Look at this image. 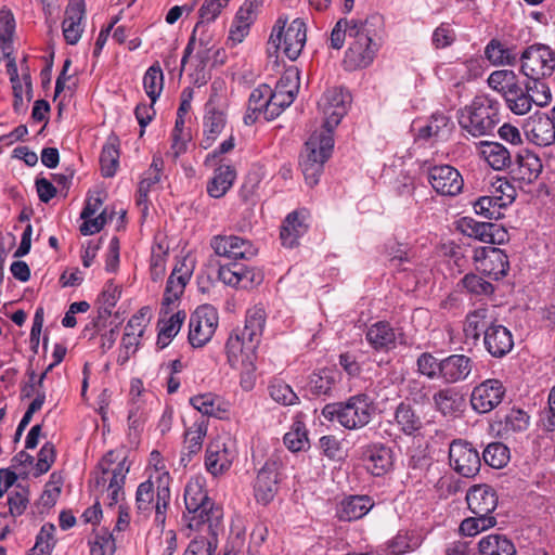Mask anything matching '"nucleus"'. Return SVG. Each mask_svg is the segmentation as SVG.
Masks as SVG:
<instances>
[{"instance_id":"obj_37","label":"nucleus","mask_w":555,"mask_h":555,"mask_svg":"<svg viewBox=\"0 0 555 555\" xmlns=\"http://www.w3.org/2000/svg\"><path fill=\"white\" fill-rule=\"evenodd\" d=\"M478 555H516V546L505 534L491 533L477 544Z\"/></svg>"},{"instance_id":"obj_21","label":"nucleus","mask_w":555,"mask_h":555,"mask_svg":"<svg viewBox=\"0 0 555 555\" xmlns=\"http://www.w3.org/2000/svg\"><path fill=\"white\" fill-rule=\"evenodd\" d=\"M466 502L474 515L491 516L498 506V495L495 490L489 485H475L468 489Z\"/></svg>"},{"instance_id":"obj_29","label":"nucleus","mask_w":555,"mask_h":555,"mask_svg":"<svg viewBox=\"0 0 555 555\" xmlns=\"http://www.w3.org/2000/svg\"><path fill=\"white\" fill-rule=\"evenodd\" d=\"M424 535L418 529H401L386 542L390 555H404L415 552L423 543Z\"/></svg>"},{"instance_id":"obj_32","label":"nucleus","mask_w":555,"mask_h":555,"mask_svg":"<svg viewBox=\"0 0 555 555\" xmlns=\"http://www.w3.org/2000/svg\"><path fill=\"white\" fill-rule=\"evenodd\" d=\"M393 424L406 436H414L423 428L421 415L408 402H400L395 409Z\"/></svg>"},{"instance_id":"obj_31","label":"nucleus","mask_w":555,"mask_h":555,"mask_svg":"<svg viewBox=\"0 0 555 555\" xmlns=\"http://www.w3.org/2000/svg\"><path fill=\"white\" fill-rule=\"evenodd\" d=\"M366 469L374 476L388 473L393 464L392 451L384 444L369 446L364 452Z\"/></svg>"},{"instance_id":"obj_47","label":"nucleus","mask_w":555,"mask_h":555,"mask_svg":"<svg viewBox=\"0 0 555 555\" xmlns=\"http://www.w3.org/2000/svg\"><path fill=\"white\" fill-rule=\"evenodd\" d=\"M154 485L151 480L141 482L135 492V506L139 515L147 517L155 507Z\"/></svg>"},{"instance_id":"obj_25","label":"nucleus","mask_w":555,"mask_h":555,"mask_svg":"<svg viewBox=\"0 0 555 555\" xmlns=\"http://www.w3.org/2000/svg\"><path fill=\"white\" fill-rule=\"evenodd\" d=\"M474 367L472 358L465 354H451L442 359L440 379L455 384L468 378Z\"/></svg>"},{"instance_id":"obj_26","label":"nucleus","mask_w":555,"mask_h":555,"mask_svg":"<svg viewBox=\"0 0 555 555\" xmlns=\"http://www.w3.org/2000/svg\"><path fill=\"white\" fill-rule=\"evenodd\" d=\"M85 17L83 0H69L62 23L63 35L68 44H76L83 31L82 20Z\"/></svg>"},{"instance_id":"obj_59","label":"nucleus","mask_w":555,"mask_h":555,"mask_svg":"<svg viewBox=\"0 0 555 555\" xmlns=\"http://www.w3.org/2000/svg\"><path fill=\"white\" fill-rule=\"evenodd\" d=\"M270 397L283 405H293L298 402V397L292 387L281 379H273L268 387Z\"/></svg>"},{"instance_id":"obj_18","label":"nucleus","mask_w":555,"mask_h":555,"mask_svg":"<svg viewBox=\"0 0 555 555\" xmlns=\"http://www.w3.org/2000/svg\"><path fill=\"white\" fill-rule=\"evenodd\" d=\"M210 246L217 256L231 261L250 259L257 254V249L249 241L235 235L214 236Z\"/></svg>"},{"instance_id":"obj_28","label":"nucleus","mask_w":555,"mask_h":555,"mask_svg":"<svg viewBox=\"0 0 555 555\" xmlns=\"http://www.w3.org/2000/svg\"><path fill=\"white\" fill-rule=\"evenodd\" d=\"M374 506L369 495H349L340 501L336 515L341 521H353L364 517Z\"/></svg>"},{"instance_id":"obj_30","label":"nucleus","mask_w":555,"mask_h":555,"mask_svg":"<svg viewBox=\"0 0 555 555\" xmlns=\"http://www.w3.org/2000/svg\"><path fill=\"white\" fill-rule=\"evenodd\" d=\"M494 307H479L470 311L465 319L464 333L466 338L479 340L485 330L495 322Z\"/></svg>"},{"instance_id":"obj_41","label":"nucleus","mask_w":555,"mask_h":555,"mask_svg":"<svg viewBox=\"0 0 555 555\" xmlns=\"http://www.w3.org/2000/svg\"><path fill=\"white\" fill-rule=\"evenodd\" d=\"M235 170L231 166H219L207 183V193L214 198H221L231 189L235 180Z\"/></svg>"},{"instance_id":"obj_38","label":"nucleus","mask_w":555,"mask_h":555,"mask_svg":"<svg viewBox=\"0 0 555 555\" xmlns=\"http://www.w3.org/2000/svg\"><path fill=\"white\" fill-rule=\"evenodd\" d=\"M452 129L453 124L450 117L444 113L436 112L430 116L428 122L418 129L417 138L423 140H446Z\"/></svg>"},{"instance_id":"obj_62","label":"nucleus","mask_w":555,"mask_h":555,"mask_svg":"<svg viewBox=\"0 0 555 555\" xmlns=\"http://www.w3.org/2000/svg\"><path fill=\"white\" fill-rule=\"evenodd\" d=\"M224 8L227 7L218 0H205L198 10L199 21L195 25V33L204 28L205 23L216 21Z\"/></svg>"},{"instance_id":"obj_11","label":"nucleus","mask_w":555,"mask_h":555,"mask_svg":"<svg viewBox=\"0 0 555 555\" xmlns=\"http://www.w3.org/2000/svg\"><path fill=\"white\" fill-rule=\"evenodd\" d=\"M218 320V312L212 306H199L190 318V344L195 348L205 346L214 336Z\"/></svg>"},{"instance_id":"obj_3","label":"nucleus","mask_w":555,"mask_h":555,"mask_svg":"<svg viewBox=\"0 0 555 555\" xmlns=\"http://www.w3.org/2000/svg\"><path fill=\"white\" fill-rule=\"evenodd\" d=\"M373 399L366 393H357L346 401L327 403L322 409V416L328 422H337L348 430L366 426L375 415Z\"/></svg>"},{"instance_id":"obj_24","label":"nucleus","mask_w":555,"mask_h":555,"mask_svg":"<svg viewBox=\"0 0 555 555\" xmlns=\"http://www.w3.org/2000/svg\"><path fill=\"white\" fill-rule=\"evenodd\" d=\"M483 345L493 358H503L514 347L513 335L507 327L494 322L485 330Z\"/></svg>"},{"instance_id":"obj_12","label":"nucleus","mask_w":555,"mask_h":555,"mask_svg":"<svg viewBox=\"0 0 555 555\" xmlns=\"http://www.w3.org/2000/svg\"><path fill=\"white\" fill-rule=\"evenodd\" d=\"M350 103L351 96L343 88L333 87L327 89L318 103L324 116V128L333 131L347 114Z\"/></svg>"},{"instance_id":"obj_49","label":"nucleus","mask_w":555,"mask_h":555,"mask_svg":"<svg viewBox=\"0 0 555 555\" xmlns=\"http://www.w3.org/2000/svg\"><path fill=\"white\" fill-rule=\"evenodd\" d=\"M55 526L51 522L44 524L36 537V543L28 555H51L56 540L54 538Z\"/></svg>"},{"instance_id":"obj_51","label":"nucleus","mask_w":555,"mask_h":555,"mask_svg":"<svg viewBox=\"0 0 555 555\" xmlns=\"http://www.w3.org/2000/svg\"><path fill=\"white\" fill-rule=\"evenodd\" d=\"M519 79L513 70H494L488 77V85L491 89L502 95V98L518 82Z\"/></svg>"},{"instance_id":"obj_55","label":"nucleus","mask_w":555,"mask_h":555,"mask_svg":"<svg viewBox=\"0 0 555 555\" xmlns=\"http://www.w3.org/2000/svg\"><path fill=\"white\" fill-rule=\"evenodd\" d=\"M486 464L493 468H502L509 460V450L502 442H492L482 452Z\"/></svg>"},{"instance_id":"obj_61","label":"nucleus","mask_w":555,"mask_h":555,"mask_svg":"<svg viewBox=\"0 0 555 555\" xmlns=\"http://www.w3.org/2000/svg\"><path fill=\"white\" fill-rule=\"evenodd\" d=\"M217 548V535L199 534L189 544L183 555H214Z\"/></svg>"},{"instance_id":"obj_39","label":"nucleus","mask_w":555,"mask_h":555,"mask_svg":"<svg viewBox=\"0 0 555 555\" xmlns=\"http://www.w3.org/2000/svg\"><path fill=\"white\" fill-rule=\"evenodd\" d=\"M338 380V373L332 369H322L309 376L307 389L313 396H332Z\"/></svg>"},{"instance_id":"obj_54","label":"nucleus","mask_w":555,"mask_h":555,"mask_svg":"<svg viewBox=\"0 0 555 555\" xmlns=\"http://www.w3.org/2000/svg\"><path fill=\"white\" fill-rule=\"evenodd\" d=\"M91 555H114L116 542L113 533L107 529H100L95 532L94 539L89 541Z\"/></svg>"},{"instance_id":"obj_52","label":"nucleus","mask_w":555,"mask_h":555,"mask_svg":"<svg viewBox=\"0 0 555 555\" xmlns=\"http://www.w3.org/2000/svg\"><path fill=\"white\" fill-rule=\"evenodd\" d=\"M530 416L521 409H511L502 421L504 434L525 431L529 427Z\"/></svg>"},{"instance_id":"obj_22","label":"nucleus","mask_w":555,"mask_h":555,"mask_svg":"<svg viewBox=\"0 0 555 555\" xmlns=\"http://www.w3.org/2000/svg\"><path fill=\"white\" fill-rule=\"evenodd\" d=\"M278 464L275 461H267L258 472L254 485L255 498L257 502L263 505L270 503L278 491Z\"/></svg>"},{"instance_id":"obj_60","label":"nucleus","mask_w":555,"mask_h":555,"mask_svg":"<svg viewBox=\"0 0 555 555\" xmlns=\"http://www.w3.org/2000/svg\"><path fill=\"white\" fill-rule=\"evenodd\" d=\"M119 152L114 144L103 146L100 155L101 171L103 177L112 178L115 176L119 164Z\"/></svg>"},{"instance_id":"obj_40","label":"nucleus","mask_w":555,"mask_h":555,"mask_svg":"<svg viewBox=\"0 0 555 555\" xmlns=\"http://www.w3.org/2000/svg\"><path fill=\"white\" fill-rule=\"evenodd\" d=\"M480 154L494 170H502L512 164L509 151L499 142H481Z\"/></svg>"},{"instance_id":"obj_15","label":"nucleus","mask_w":555,"mask_h":555,"mask_svg":"<svg viewBox=\"0 0 555 555\" xmlns=\"http://www.w3.org/2000/svg\"><path fill=\"white\" fill-rule=\"evenodd\" d=\"M449 459L453 469L467 478L474 477L481 466L479 452L472 443L463 440H454L450 444Z\"/></svg>"},{"instance_id":"obj_35","label":"nucleus","mask_w":555,"mask_h":555,"mask_svg":"<svg viewBox=\"0 0 555 555\" xmlns=\"http://www.w3.org/2000/svg\"><path fill=\"white\" fill-rule=\"evenodd\" d=\"M370 346L376 351L387 352L396 348L397 336L395 330L387 322H376L365 334Z\"/></svg>"},{"instance_id":"obj_36","label":"nucleus","mask_w":555,"mask_h":555,"mask_svg":"<svg viewBox=\"0 0 555 555\" xmlns=\"http://www.w3.org/2000/svg\"><path fill=\"white\" fill-rule=\"evenodd\" d=\"M164 160L159 156H154L151 166L144 172L142 180L139 183L137 203L139 206L147 208L149 193L155 185L160 183Z\"/></svg>"},{"instance_id":"obj_63","label":"nucleus","mask_w":555,"mask_h":555,"mask_svg":"<svg viewBox=\"0 0 555 555\" xmlns=\"http://www.w3.org/2000/svg\"><path fill=\"white\" fill-rule=\"evenodd\" d=\"M417 370L422 375L429 379H440V372L442 367V359L438 360L429 352H423L417 358Z\"/></svg>"},{"instance_id":"obj_2","label":"nucleus","mask_w":555,"mask_h":555,"mask_svg":"<svg viewBox=\"0 0 555 555\" xmlns=\"http://www.w3.org/2000/svg\"><path fill=\"white\" fill-rule=\"evenodd\" d=\"M383 27V17L373 14L364 21L339 20L332 29L330 41L333 49L339 50L348 36L349 48L346 52V63L353 68L369 66L379 48L376 42Z\"/></svg>"},{"instance_id":"obj_42","label":"nucleus","mask_w":555,"mask_h":555,"mask_svg":"<svg viewBox=\"0 0 555 555\" xmlns=\"http://www.w3.org/2000/svg\"><path fill=\"white\" fill-rule=\"evenodd\" d=\"M508 109L516 115H525L532 108L528 90L520 81L503 96Z\"/></svg>"},{"instance_id":"obj_6","label":"nucleus","mask_w":555,"mask_h":555,"mask_svg":"<svg viewBox=\"0 0 555 555\" xmlns=\"http://www.w3.org/2000/svg\"><path fill=\"white\" fill-rule=\"evenodd\" d=\"M333 131L325 129L322 132H314L305 144L300 156V167L307 184H318L324 169L325 162L330 158L334 139Z\"/></svg>"},{"instance_id":"obj_56","label":"nucleus","mask_w":555,"mask_h":555,"mask_svg":"<svg viewBox=\"0 0 555 555\" xmlns=\"http://www.w3.org/2000/svg\"><path fill=\"white\" fill-rule=\"evenodd\" d=\"M284 444L292 452H299L309 447V439L305 424L296 422L291 430L284 435Z\"/></svg>"},{"instance_id":"obj_48","label":"nucleus","mask_w":555,"mask_h":555,"mask_svg":"<svg viewBox=\"0 0 555 555\" xmlns=\"http://www.w3.org/2000/svg\"><path fill=\"white\" fill-rule=\"evenodd\" d=\"M296 95H293L292 91L272 90L270 88L269 105L266 111V119L273 120L282 114V112L288 107L295 100Z\"/></svg>"},{"instance_id":"obj_16","label":"nucleus","mask_w":555,"mask_h":555,"mask_svg":"<svg viewBox=\"0 0 555 555\" xmlns=\"http://www.w3.org/2000/svg\"><path fill=\"white\" fill-rule=\"evenodd\" d=\"M427 179L431 188L442 196H456L464 186L460 171L450 165L429 167Z\"/></svg>"},{"instance_id":"obj_5","label":"nucleus","mask_w":555,"mask_h":555,"mask_svg":"<svg viewBox=\"0 0 555 555\" xmlns=\"http://www.w3.org/2000/svg\"><path fill=\"white\" fill-rule=\"evenodd\" d=\"M130 465L121 451H108L100 461V476L95 479V486L107 491V504L116 505L124 500V486Z\"/></svg>"},{"instance_id":"obj_46","label":"nucleus","mask_w":555,"mask_h":555,"mask_svg":"<svg viewBox=\"0 0 555 555\" xmlns=\"http://www.w3.org/2000/svg\"><path fill=\"white\" fill-rule=\"evenodd\" d=\"M168 475H164L163 477H158V486H157V492H156V503H155V525L160 526L162 528L165 527L166 522V512L168 508V504L170 501V490L168 487Z\"/></svg>"},{"instance_id":"obj_64","label":"nucleus","mask_w":555,"mask_h":555,"mask_svg":"<svg viewBox=\"0 0 555 555\" xmlns=\"http://www.w3.org/2000/svg\"><path fill=\"white\" fill-rule=\"evenodd\" d=\"M500 202V197L481 196L474 203L475 212L487 219H496L502 206Z\"/></svg>"},{"instance_id":"obj_44","label":"nucleus","mask_w":555,"mask_h":555,"mask_svg":"<svg viewBox=\"0 0 555 555\" xmlns=\"http://www.w3.org/2000/svg\"><path fill=\"white\" fill-rule=\"evenodd\" d=\"M433 402L442 415L451 416L461 410L463 399L455 389L442 388L434 393Z\"/></svg>"},{"instance_id":"obj_14","label":"nucleus","mask_w":555,"mask_h":555,"mask_svg":"<svg viewBox=\"0 0 555 555\" xmlns=\"http://www.w3.org/2000/svg\"><path fill=\"white\" fill-rule=\"evenodd\" d=\"M473 259L476 269L493 280L504 278L509 269L507 255L498 247L486 246L476 248Z\"/></svg>"},{"instance_id":"obj_17","label":"nucleus","mask_w":555,"mask_h":555,"mask_svg":"<svg viewBox=\"0 0 555 555\" xmlns=\"http://www.w3.org/2000/svg\"><path fill=\"white\" fill-rule=\"evenodd\" d=\"M235 455L231 439L217 438L206 449V469L215 477L220 476L230 469Z\"/></svg>"},{"instance_id":"obj_58","label":"nucleus","mask_w":555,"mask_h":555,"mask_svg":"<svg viewBox=\"0 0 555 555\" xmlns=\"http://www.w3.org/2000/svg\"><path fill=\"white\" fill-rule=\"evenodd\" d=\"M496 520L493 516H478L465 518L460 525V532L465 537H474L483 530L495 526Z\"/></svg>"},{"instance_id":"obj_27","label":"nucleus","mask_w":555,"mask_h":555,"mask_svg":"<svg viewBox=\"0 0 555 555\" xmlns=\"http://www.w3.org/2000/svg\"><path fill=\"white\" fill-rule=\"evenodd\" d=\"M308 217L307 209L295 210L286 216L280 232L283 246L293 248L298 244V240L308 230Z\"/></svg>"},{"instance_id":"obj_7","label":"nucleus","mask_w":555,"mask_h":555,"mask_svg":"<svg viewBox=\"0 0 555 555\" xmlns=\"http://www.w3.org/2000/svg\"><path fill=\"white\" fill-rule=\"evenodd\" d=\"M285 22L279 18L274 25L268 41V51L282 49L284 54L295 61L301 53L307 40L306 23L301 18H295L286 29Z\"/></svg>"},{"instance_id":"obj_20","label":"nucleus","mask_w":555,"mask_h":555,"mask_svg":"<svg viewBox=\"0 0 555 555\" xmlns=\"http://www.w3.org/2000/svg\"><path fill=\"white\" fill-rule=\"evenodd\" d=\"M192 273L193 264L188 259L184 258L176 264L166 284L162 302L163 307L168 308L180 298Z\"/></svg>"},{"instance_id":"obj_43","label":"nucleus","mask_w":555,"mask_h":555,"mask_svg":"<svg viewBox=\"0 0 555 555\" xmlns=\"http://www.w3.org/2000/svg\"><path fill=\"white\" fill-rule=\"evenodd\" d=\"M485 56L493 65H515L518 53L496 39L490 40L485 48Z\"/></svg>"},{"instance_id":"obj_50","label":"nucleus","mask_w":555,"mask_h":555,"mask_svg":"<svg viewBox=\"0 0 555 555\" xmlns=\"http://www.w3.org/2000/svg\"><path fill=\"white\" fill-rule=\"evenodd\" d=\"M164 86V75L158 64L152 65L144 74L143 87L153 103L159 98Z\"/></svg>"},{"instance_id":"obj_13","label":"nucleus","mask_w":555,"mask_h":555,"mask_svg":"<svg viewBox=\"0 0 555 555\" xmlns=\"http://www.w3.org/2000/svg\"><path fill=\"white\" fill-rule=\"evenodd\" d=\"M506 393L503 383L489 378L474 387L470 395L472 408L479 414L489 413L501 404Z\"/></svg>"},{"instance_id":"obj_33","label":"nucleus","mask_w":555,"mask_h":555,"mask_svg":"<svg viewBox=\"0 0 555 555\" xmlns=\"http://www.w3.org/2000/svg\"><path fill=\"white\" fill-rule=\"evenodd\" d=\"M207 434V421L197 420L184 434V446L181 452V462L186 466L192 456L197 454L203 447V440Z\"/></svg>"},{"instance_id":"obj_8","label":"nucleus","mask_w":555,"mask_h":555,"mask_svg":"<svg viewBox=\"0 0 555 555\" xmlns=\"http://www.w3.org/2000/svg\"><path fill=\"white\" fill-rule=\"evenodd\" d=\"M214 82L211 86L212 91L204 106L201 146L205 150L214 144L227 125L223 98L218 94Z\"/></svg>"},{"instance_id":"obj_45","label":"nucleus","mask_w":555,"mask_h":555,"mask_svg":"<svg viewBox=\"0 0 555 555\" xmlns=\"http://www.w3.org/2000/svg\"><path fill=\"white\" fill-rule=\"evenodd\" d=\"M206 502H214L204 487V480L201 478H192L188 481L184 489L185 511L199 508Z\"/></svg>"},{"instance_id":"obj_23","label":"nucleus","mask_w":555,"mask_h":555,"mask_svg":"<svg viewBox=\"0 0 555 555\" xmlns=\"http://www.w3.org/2000/svg\"><path fill=\"white\" fill-rule=\"evenodd\" d=\"M522 129L527 140L538 146H548L555 142V127L547 115L531 116Z\"/></svg>"},{"instance_id":"obj_34","label":"nucleus","mask_w":555,"mask_h":555,"mask_svg":"<svg viewBox=\"0 0 555 555\" xmlns=\"http://www.w3.org/2000/svg\"><path fill=\"white\" fill-rule=\"evenodd\" d=\"M512 171L519 181L531 183L538 179L542 171L541 159L537 154L525 150L517 155Z\"/></svg>"},{"instance_id":"obj_4","label":"nucleus","mask_w":555,"mask_h":555,"mask_svg":"<svg viewBox=\"0 0 555 555\" xmlns=\"http://www.w3.org/2000/svg\"><path fill=\"white\" fill-rule=\"evenodd\" d=\"M461 129L479 138L490 134L500 121V103L489 95H477L457 112Z\"/></svg>"},{"instance_id":"obj_1","label":"nucleus","mask_w":555,"mask_h":555,"mask_svg":"<svg viewBox=\"0 0 555 555\" xmlns=\"http://www.w3.org/2000/svg\"><path fill=\"white\" fill-rule=\"evenodd\" d=\"M264 323L266 313L262 308L254 307L249 309L246 313L244 327L232 331L225 344L228 363L233 369L241 370L240 384L245 391L251 390L256 383V351Z\"/></svg>"},{"instance_id":"obj_10","label":"nucleus","mask_w":555,"mask_h":555,"mask_svg":"<svg viewBox=\"0 0 555 555\" xmlns=\"http://www.w3.org/2000/svg\"><path fill=\"white\" fill-rule=\"evenodd\" d=\"M521 72L528 78H545L555 70V52L545 44L528 47L520 55Z\"/></svg>"},{"instance_id":"obj_19","label":"nucleus","mask_w":555,"mask_h":555,"mask_svg":"<svg viewBox=\"0 0 555 555\" xmlns=\"http://www.w3.org/2000/svg\"><path fill=\"white\" fill-rule=\"evenodd\" d=\"M460 229L463 234L489 244H502L507 237V231L492 222L477 221L470 217H464L460 221Z\"/></svg>"},{"instance_id":"obj_9","label":"nucleus","mask_w":555,"mask_h":555,"mask_svg":"<svg viewBox=\"0 0 555 555\" xmlns=\"http://www.w3.org/2000/svg\"><path fill=\"white\" fill-rule=\"evenodd\" d=\"M222 517L223 513L220 506L215 502H206L199 508L185 511L182 515V521L191 531L205 535H217Z\"/></svg>"},{"instance_id":"obj_53","label":"nucleus","mask_w":555,"mask_h":555,"mask_svg":"<svg viewBox=\"0 0 555 555\" xmlns=\"http://www.w3.org/2000/svg\"><path fill=\"white\" fill-rule=\"evenodd\" d=\"M191 405L202 413L203 416L220 417L224 412L220 406V401L212 393L194 396L190 399Z\"/></svg>"},{"instance_id":"obj_57","label":"nucleus","mask_w":555,"mask_h":555,"mask_svg":"<svg viewBox=\"0 0 555 555\" xmlns=\"http://www.w3.org/2000/svg\"><path fill=\"white\" fill-rule=\"evenodd\" d=\"M530 81L525 83L526 89L528 90V94L530 96L532 105L537 106H545L550 103L552 99L551 89L546 82L543 81L544 78H529Z\"/></svg>"}]
</instances>
